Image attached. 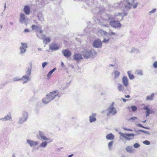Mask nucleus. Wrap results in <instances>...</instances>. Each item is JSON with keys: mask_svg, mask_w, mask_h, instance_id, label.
I'll return each mask as SVG.
<instances>
[{"mask_svg": "<svg viewBox=\"0 0 157 157\" xmlns=\"http://www.w3.org/2000/svg\"><path fill=\"white\" fill-rule=\"evenodd\" d=\"M81 54L85 58L88 59L95 57L97 55V52L94 50L84 49L82 51Z\"/></svg>", "mask_w": 157, "mask_h": 157, "instance_id": "1", "label": "nucleus"}, {"mask_svg": "<svg viewBox=\"0 0 157 157\" xmlns=\"http://www.w3.org/2000/svg\"><path fill=\"white\" fill-rule=\"evenodd\" d=\"M119 134L120 135V138L121 140H123V137L127 141H130L131 140H133L135 136V134L133 133L125 134L119 132Z\"/></svg>", "mask_w": 157, "mask_h": 157, "instance_id": "2", "label": "nucleus"}, {"mask_svg": "<svg viewBox=\"0 0 157 157\" xmlns=\"http://www.w3.org/2000/svg\"><path fill=\"white\" fill-rule=\"evenodd\" d=\"M51 101H52L56 98L57 97L58 98L61 96V94L59 93L58 90L53 91L52 92L47 94Z\"/></svg>", "mask_w": 157, "mask_h": 157, "instance_id": "3", "label": "nucleus"}, {"mask_svg": "<svg viewBox=\"0 0 157 157\" xmlns=\"http://www.w3.org/2000/svg\"><path fill=\"white\" fill-rule=\"evenodd\" d=\"M28 114L26 111H23L21 114V117L20 118L18 121V123L22 124L27 121L28 117Z\"/></svg>", "mask_w": 157, "mask_h": 157, "instance_id": "4", "label": "nucleus"}, {"mask_svg": "<svg viewBox=\"0 0 157 157\" xmlns=\"http://www.w3.org/2000/svg\"><path fill=\"white\" fill-rule=\"evenodd\" d=\"M29 21V18H26V16L24 13H20L19 17L20 22L21 23L27 25Z\"/></svg>", "mask_w": 157, "mask_h": 157, "instance_id": "5", "label": "nucleus"}, {"mask_svg": "<svg viewBox=\"0 0 157 157\" xmlns=\"http://www.w3.org/2000/svg\"><path fill=\"white\" fill-rule=\"evenodd\" d=\"M21 46L19 48V54L22 55L26 52L28 48V44L26 43L22 42L21 43Z\"/></svg>", "mask_w": 157, "mask_h": 157, "instance_id": "6", "label": "nucleus"}, {"mask_svg": "<svg viewBox=\"0 0 157 157\" xmlns=\"http://www.w3.org/2000/svg\"><path fill=\"white\" fill-rule=\"evenodd\" d=\"M109 24L112 27L115 28H120L121 26V24L117 20V21H112L110 22Z\"/></svg>", "mask_w": 157, "mask_h": 157, "instance_id": "7", "label": "nucleus"}, {"mask_svg": "<svg viewBox=\"0 0 157 157\" xmlns=\"http://www.w3.org/2000/svg\"><path fill=\"white\" fill-rule=\"evenodd\" d=\"M127 15L126 13H116L115 15V18L118 21L122 20L124 17Z\"/></svg>", "mask_w": 157, "mask_h": 157, "instance_id": "8", "label": "nucleus"}, {"mask_svg": "<svg viewBox=\"0 0 157 157\" xmlns=\"http://www.w3.org/2000/svg\"><path fill=\"white\" fill-rule=\"evenodd\" d=\"M135 0H126V5L124 6L125 10H128L132 8V4Z\"/></svg>", "mask_w": 157, "mask_h": 157, "instance_id": "9", "label": "nucleus"}, {"mask_svg": "<svg viewBox=\"0 0 157 157\" xmlns=\"http://www.w3.org/2000/svg\"><path fill=\"white\" fill-rule=\"evenodd\" d=\"M114 103H112L111 105L107 109L109 113H111L113 115H115L117 113V111L116 109L113 106Z\"/></svg>", "mask_w": 157, "mask_h": 157, "instance_id": "10", "label": "nucleus"}, {"mask_svg": "<svg viewBox=\"0 0 157 157\" xmlns=\"http://www.w3.org/2000/svg\"><path fill=\"white\" fill-rule=\"evenodd\" d=\"M93 45L95 48H100L102 46V42L99 39L96 40L94 41Z\"/></svg>", "mask_w": 157, "mask_h": 157, "instance_id": "11", "label": "nucleus"}, {"mask_svg": "<svg viewBox=\"0 0 157 157\" xmlns=\"http://www.w3.org/2000/svg\"><path fill=\"white\" fill-rule=\"evenodd\" d=\"M26 141L27 143L31 147L36 146L39 144L37 141L33 140L28 139L26 140Z\"/></svg>", "mask_w": 157, "mask_h": 157, "instance_id": "12", "label": "nucleus"}, {"mask_svg": "<svg viewBox=\"0 0 157 157\" xmlns=\"http://www.w3.org/2000/svg\"><path fill=\"white\" fill-rule=\"evenodd\" d=\"M143 109L146 110V117H147L149 116L151 113H154V111L151 110L149 108V106L147 105L145 106Z\"/></svg>", "mask_w": 157, "mask_h": 157, "instance_id": "13", "label": "nucleus"}, {"mask_svg": "<svg viewBox=\"0 0 157 157\" xmlns=\"http://www.w3.org/2000/svg\"><path fill=\"white\" fill-rule=\"evenodd\" d=\"M38 33L37 36L38 37L41 39H44L45 37V35L42 34L43 31L42 30L41 27H40L37 31Z\"/></svg>", "mask_w": 157, "mask_h": 157, "instance_id": "14", "label": "nucleus"}, {"mask_svg": "<svg viewBox=\"0 0 157 157\" xmlns=\"http://www.w3.org/2000/svg\"><path fill=\"white\" fill-rule=\"evenodd\" d=\"M39 135L40 138L44 140H49L50 139L45 135L44 133L40 131H39Z\"/></svg>", "mask_w": 157, "mask_h": 157, "instance_id": "15", "label": "nucleus"}, {"mask_svg": "<svg viewBox=\"0 0 157 157\" xmlns=\"http://www.w3.org/2000/svg\"><path fill=\"white\" fill-rule=\"evenodd\" d=\"M59 49V47L56 44H52L49 45V49L52 51H56Z\"/></svg>", "mask_w": 157, "mask_h": 157, "instance_id": "16", "label": "nucleus"}, {"mask_svg": "<svg viewBox=\"0 0 157 157\" xmlns=\"http://www.w3.org/2000/svg\"><path fill=\"white\" fill-rule=\"evenodd\" d=\"M122 83L123 85L127 87L128 84V79L126 76H124L122 78Z\"/></svg>", "mask_w": 157, "mask_h": 157, "instance_id": "17", "label": "nucleus"}, {"mask_svg": "<svg viewBox=\"0 0 157 157\" xmlns=\"http://www.w3.org/2000/svg\"><path fill=\"white\" fill-rule=\"evenodd\" d=\"M62 53L67 58L71 56V53L68 49L63 50Z\"/></svg>", "mask_w": 157, "mask_h": 157, "instance_id": "18", "label": "nucleus"}, {"mask_svg": "<svg viewBox=\"0 0 157 157\" xmlns=\"http://www.w3.org/2000/svg\"><path fill=\"white\" fill-rule=\"evenodd\" d=\"M23 10L25 13L26 15L29 14L31 12L30 7L28 6H25L23 8Z\"/></svg>", "mask_w": 157, "mask_h": 157, "instance_id": "19", "label": "nucleus"}, {"mask_svg": "<svg viewBox=\"0 0 157 157\" xmlns=\"http://www.w3.org/2000/svg\"><path fill=\"white\" fill-rule=\"evenodd\" d=\"M73 59L77 61H78L82 59L81 54L79 53L75 54L73 56Z\"/></svg>", "mask_w": 157, "mask_h": 157, "instance_id": "20", "label": "nucleus"}, {"mask_svg": "<svg viewBox=\"0 0 157 157\" xmlns=\"http://www.w3.org/2000/svg\"><path fill=\"white\" fill-rule=\"evenodd\" d=\"M21 78L23 81V84L27 83L30 80V77L25 75L23 76Z\"/></svg>", "mask_w": 157, "mask_h": 157, "instance_id": "21", "label": "nucleus"}, {"mask_svg": "<svg viewBox=\"0 0 157 157\" xmlns=\"http://www.w3.org/2000/svg\"><path fill=\"white\" fill-rule=\"evenodd\" d=\"M96 113H93L92 115L89 116V121L90 123L95 122L96 121Z\"/></svg>", "mask_w": 157, "mask_h": 157, "instance_id": "22", "label": "nucleus"}, {"mask_svg": "<svg viewBox=\"0 0 157 157\" xmlns=\"http://www.w3.org/2000/svg\"><path fill=\"white\" fill-rule=\"evenodd\" d=\"M11 119V116L10 113L6 115L3 118H0V120L5 121L7 120H10Z\"/></svg>", "mask_w": 157, "mask_h": 157, "instance_id": "23", "label": "nucleus"}, {"mask_svg": "<svg viewBox=\"0 0 157 157\" xmlns=\"http://www.w3.org/2000/svg\"><path fill=\"white\" fill-rule=\"evenodd\" d=\"M51 101L48 96L47 94L46 97L42 99V102L44 104H47Z\"/></svg>", "mask_w": 157, "mask_h": 157, "instance_id": "24", "label": "nucleus"}, {"mask_svg": "<svg viewBox=\"0 0 157 157\" xmlns=\"http://www.w3.org/2000/svg\"><path fill=\"white\" fill-rule=\"evenodd\" d=\"M115 136L112 133L108 134L106 136V139L108 140H112L114 138Z\"/></svg>", "mask_w": 157, "mask_h": 157, "instance_id": "25", "label": "nucleus"}, {"mask_svg": "<svg viewBox=\"0 0 157 157\" xmlns=\"http://www.w3.org/2000/svg\"><path fill=\"white\" fill-rule=\"evenodd\" d=\"M46 141L47 140H45L42 142L40 144V147L43 148H46L48 144V142Z\"/></svg>", "mask_w": 157, "mask_h": 157, "instance_id": "26", "label": "nucleus"}, {"mask_svg": "<svg viewBox=\"0 0 157 157\" xmlns=\"http://www.w3.org/2000/svg\"><path fill=\"white\" fill-rule=\"evenodd\" d=\"M37 17L39 21H44V18L42 13H39L37 16Z\"/></svg>", "mask_w": 157, "mask_h": 157, "instance_id": "27", "label": "nucleus"}, {"mask_svg": "<svg viewBox=\"0 0 157 157\" xmlns=\"http://www.w3.org/2000/svg\"><path fill=\"white\" fill-rule=\"evenodd\" d=\"M117 89L120 91H123L124 90V86L121 84L118 83V84Z\"/></svg>", "mask_w": 157, "mask_h": 157, "instance_id": "28", "label": "nucleus"}, {"mask_svg": "<svg viewBox=\"0 0 157 157\" xmlns=\"http://www.w3.org/2000/svg\"><path fill=\"white\" fill-rule=\"evenodd\" d=\"M126 151L129 153H132L133 151L132 147L131 146H128L125 148Z\"/></svg>", "mask_w": 157, "mask_h": 157, "instance_id": "29", "label": "nucleus"}, {"mask_svg": "<svg viewBox=\"0 0 157 157\" xmlns=\"http://www.w3.org/2000/svg\"><path fill=\"white\" fill-rule=\"evenodd\" d=\"M56 68H54L48 72L47 75V77L48 79L49 78L51 77V75L55 70H56Z\"/></svg>", "mask_w": 157, "mask_h": 157, "instance_id": "30", "label": "nucleus"}, {"mask_svg": "<svg viewBox=\"0 0 157 157\" xmlns=\"http://www.w3.org/2000/svg\"><path fill=\"white\" fill-rule=\"evenodd\" d=\"M42 39L43 40L44 43L45 44H47L49 43L51 41L50 38L49 37H47L45 38H44V39Z\"/></svg>", "mask_w": 157, "mask_h": 157, "instance_id": "31", "label": "nucleus"}, {"mask_svg": "<svg viewBox=\"0 0 157 157\" xmlns=\"http://www.w3.org/2000/svg\"><path fill=\"white\" fill-rule=\"evenodd\" d=\"M31 67H28V68L26 72L25 75L28 76L30 77V75L31 74Z\"/></svg>", "mask_w": 157, "mask_h": 157, "instance_id": "32", "label": "nucleus"}, {"mask_svg": "<svg viewBox=\"0 0 157 157\" xmlns=\"http://www.w3.org/2000/svg\"><path fill=\"white\" fill-rule=\"evenodd\" d=\"M98 32L102 35H105L107 36V35H109L108 33L107 32L102 30H99Z\"/></svg>", "mask_w": 157, "mask_h": 157, "instance_id": "33", "label": "nucleus"}, {"mask_svg": "<svg viewBox=\"0 0 157 157\" xmlns=\"http://www.w3.org/2000/svg\"><path fill=\"white\" fill-rule=\"evenodd\" d=\"M40 26L37 25H32L31 26V28L33 30H35L36 31H37L38 29H39Z\"/></svg>", "mask_w": 157, "mask_h": 157, "instance_id": "34", "label": "nucleus"}, {"mask_svg": "<svg viewBox=\"0 0 157 157\" xmlns=\"http://www.w3.org/2000/svg\"><path fill=\"white\" fill-rule=\"evenodd\" d=\"M127 74L130 79L132 80L134 78V76L131 74V71H128L127 72Z\"/></svg>", "mask_w": 157, "mask_h": 157, "instance_id": "35", "label": "nucleus"}, {"mask_svg": "<svg viewBox=\"0 0 157 157\" xmlns=\"http://www.w3.org/2000/svg\"><path fill=\"white\" fill-rule=\"evenodd\" d=\"M135 74L140 76H141L143 75L142 71L139 69L137 70L136 71Z\"/></svg>", "mask_w": 157, "mask_h": 157, "instance_id": "36", "label": "nucleus"}, {"mask_svg": "<svg viewBox=\"0 0 157 157\" xmlns=\"http://www.w3.org/2000/svg\"><path fill=\"white\" fill-rule=\"evenodd\" d=\"M120 74V73L117 71H115L114 72V76L115 78H118Z\"/></svg>", "mask_w": 157, "mask_h": 157, "instance_id": "37", "label": "nucleus"}, {"mask_svg": "<svg viewBox=\"0 0 157 157\" xmlns=\"http://www.w3.org/2000/svg\"><path fill=\"white\" fill-rule=\"evenodd\" d=\"M114 143V141H110L108 144V147L109 150H111L112 149V147Z\"/></svg>", "mask_w": 157, "mask_h": 157, "instance_id": "38", "label": "nucleus"}, {"mask_svg": "<svg viewBox=\"0 0 157 157\" xmlns=\"http://www.w3.org/2000/svg\"><path fill=\"white\" fill-rule=\"evenodd\" d=\"M154 95V94L152 93L151 96H147L146 97L147 99V100H152Z\"/></svg>", "mask_w": 157, "mask_h": 157, "instance_id": "39", "label": "nucleus"}, {"mask_svg": "<svg viewBox=\"0 0 157 157\" xmlns=\"http://www.w3.org/2000/svg\"><path fill=\"white\" fill-rule=\"evenodd\" d=\"M156 11V9L155 8H154L152 10L150 11L148 13V14L149 15H151L152 14L154 13Z\"/></svg>", "mask_w": 157, "mask_h": 157, "instance_id": "40", "label": "nucleus"}, {"mask_svg": "<svg viewBox=\"0 0 157 157\" xmlns=\"http://www.w3.org/2000/svg\"><path fill=\"white\" fill-rule=\"evenodd\" d=\"M21 80V78H20L18 77H15L13 78V80L14 82L20 81Z\"/></svg>", "mask_w": 157, "mask_h": 157, "instance_id": "41", "label": "nucleus"}, {"mask_svg": "<svg viewBox=\"0 0 157 157\" xmlns=\"http://www.w3.org/2000/svg\"><path fill=\"white\" fill-rule=\"evenodd\" d=\"M138 5V3L137 2H136L134 4H132V8H133L134 9H135L136 8Z\"/></svg>", "mask_w": 157, "mask_h": 157, "instance_id": "42", "label": "nucleus"}, {"mask_svg": "<svg viewBox=\"0 0 157 157\" xmlns=\"http://www.w3.org/2000/svg\"><path fill=\"white\" fill-rule=\"evenodd\" d=\"M140 146V144L137 143H136L133 145L134 147L136 148H139Z\"/></svg>", "mask_w": 157, "mask_h": 157, "instance_id": "43", "label": "nucleus"}, {"mask_svg": "<svg viewBox=\"0 0 157 157\" xmlns=\"http://www.w3.org/2000/svg\"><path fill=\"white\" fill-rule=\"evenodd\" d=\"M109 40V38H107L106 39L105 38H104V40L102 41V42H104L105 43H108Z\"/></svg>", "mask_w": 157, "mask_h": 157, "instance_id": "44", "label": "nucleus"}, {"mask_svg": "<svg viewBox=\"0 0 157 157\" xmlns=\"http://www.w3.org/2000/svg\"><path fill=\"white\" fill-rule=\"evenodd\" d=\"M131 108L132 111H135L137 109V107L135 106H132Z\"/></svg>", "mask_w": 157, "mask_h": 157, "instance_id": "45", "label": "nucleus"}, {"mask_svg": "<svg viewBox=\"0 0 157 157\" xmlns=\"http://www.w3.org/2000/svg\"><path fill=\"white\" fill-rule=\"evenodd\" d=\"M143 143L145 144L148 145L150 144V143L149 141L145 140L143 142Z\"/></svg>", "mask_w": 157, "mask_h": 157, "instance_id": "46", "label": "nucleus"}, {"mask_svg": "<svg viewBox=\"0 0 157 157\" xmlns=\"http://www.w3.org/2000/svg\"><path fill=\"white\" fill-rule=\"evenodd\" d=\"M153 67L155 68H157V61H155L153 63Z\"/></svg>", "mask_w": 157, "mask_h": 157, "instance_id": "47", "label": "nucleus"}, {"mask_svg": "<svg viewBox=\"0 0 157 157\" xmlns=\"http://www.w3.org/2000/svg\"><path fill=\"white\" fill-rule=\"evenodd\" d=\"M48 64V63L47 62H44L42 64V67L43 68H44L46 65Z\"/></svg>", "mask_w": 157, "mask_h": 157, "instance_id": "48", "label": "nucleus"}, {"mask_svg": "<svg viewBox=\"0 0 157 157\" xmlns=\"http://www.w3.org/2000/svg\"><path fill=\"white\" fill-rule=\"evenodd\" d=\"M108 34H109V35H107V36H111V35H115V33H114L113 32H111L109 33H108Z\"/></svg>", "mask_w": 157, "mask_h": 157, "instance_id": "49", "label": "nucleus"}, {"mask_svg": "<svg viewBox=\"0 0 157 157\" xmlns=\"http://www.w3.org/2000/svg\"><path fill=\"white\" fill-rule=\"evenodd\" d=\"M139 131L140 132H144V133H146V134H148L149 133L148 132L142 130H140Z\"/></svg>", "mask_w": 157, "mask_h": 157, "instance_id": "50", "label": "nucleus"}, {"mask_svg": "<svg viewBox=\"0 0 157 157\" xmlns=\"http://www.w3.org/2000/svg\"><path fill=\"white\" fill-rule=\"evenodd\" d=\"M136 49L135 48H133L130 51V52L131 53H135Z\"/></svg>", "mask_w": 157, "mask_h": 157, "instance_id": "51", "label": "nucleus"}, {"mask_svg": "<svg viewBox=\"0 0 157 157\" xmlns=\"http://www.w3.org/2000/svg\"><path fill=\"white\" fill-rule=\"evenodd\" d=\"M137 118L136 117H133L129 119V120L133 121L134 120H135V119H136Z\"/></svg>", "mask_w": 157, "mask_h": 157, "instance_id": "52", "label": "nucleus"}, {"mask_svg": "<svg viewBox=\"0 0 157 157\" xmlns=\"http://www.w3.org/2000/svg\"><path fill=\"white\" fill-rule=\"evenodd\" d=\"M123 129L125 130L128 131H133V130L131 129L127 128H123Z\"/></svg>", "mask_w": 157, "mask_h": 157, "instance_id": "53", "label": "nucleus"}, {"mask_svg": "<svg viewBox=\"0 0 157 157\" xmlns=\"http://www.w3.org/2000/svg\"><path fill=\"white\" fill-rule=\"evenodd\" d=\"M140 51L139 50L137 49H136L135 53L138 54V53H140Z\"/></svg>", "mask_w": 157, "mask_h": 157, "instance_id": "54", "label": "nucleus"}, {"mask_svg": "<svg viewBox=\"0 0 157 157\" xmlns=\"http://www.w3.org/2000/svg\"><path fill=\"white\" fill-rule=\"evenodd\" d=\"M24 32L25 33L29 32V30L27 29H25L24 30Z\"/></svg>", "mask_w": 157, "mask_h": 157, "instance_id": "55", "label": "nucleus"}, {"mask_svg": "<svg viewBox=\"0 0 157 157\" xmlns=\"http://www.w3.org/2000/svg\"><path fill=\"white\" fill-rule=\"evenodd\" d=\"M121 99H122L123 100V101L124 102H125L126 101V100H126V99H125L124 98H121Z\"/></svg>", "mask_w": 157, "mask_h": 157, "instance_id": "56", "label": "nucleus"}, {"mask_svg": "<svg viewBox=\"0 0 157 157\" xmlns=\"http://www.w3.org/2000/svg\"><path fill=\"white\" fill-rule=\"evenodd\" d=\"M138 126L140 127H142V128H143L144 127V126H143L141 124H138Z\"/></svg>", "mask_w": 157, "mask_h": 157, "instance_id": "57", "label": "nucleus"}, {"mask_svg": "<svg viewBox=\"0 0 157 157\" xmlns=\"http://www.w3.org/2000/svg\"><path fill=\"white\" fill-rule=\"evenodd\" d=\"M125 97L126 98H129L130 97V96L129 95H125Z\"/></svg>", "mask_w": 157, "mask_h": 157, "instance_id": "58", "label": "nucleus"}, {"mask_svg": "<svg viewBox=\"0 0 157 157\" xmlns=\"http://www.w3.org/2000/svg\"><path fill=\"white\" fill-rule=\"evenodd\" d=\"M73 155V154H72L69 155L68 157H72Z\"/></svg>", "mask_w": 157, "mask_h": 157, "instance_id": "59", "label": "nucleus"}, {"mask_svg": "<svg viewBox=\"0 0 157 157\" xmlns=\"http://www.w3.org/2000/svg\"><path fill=\"white\" fill-rule=\"evenodd\" d=\"M38 50L39 51H42V49L41 48H38Z\"/></svg>", "mask_w": 157, "mask_h": 157, "instance_id": "60", "label": "nucleus"}, {"mask_svg": "<svg viewBox=\"0 0 157 157\" xmlns=\"http://www.w3.org/2000/svg\"><path fill=\"white\" fill-rule=\"evenodd\" d=\"M61 65L62 66H63L64 65V63L63 62H61Z\"/></svg>", "mask_w": 157, "mask_h": 157, "instance_id": "61", "label": "nucleus"}, {"mask_svg": "<svg viewBox=\"0 0 157 157\" xmlns=\"http://www.w3.org/2000/svg\"><path fill=\"white\" fill-rule=\"evenodd\" d=\"M2 25H1L0 26V30H1V29H2Z\"/></svg>", "mask_w": 157, "mask_h": 157, "instance_id": "62", "label": "nucleus"}, {"mask_svg": "<svg viewBox=\"0 0 157 157\" xmlns=\"http://www.w3.org/2000/svg\"><path fill=\"white\" fill-rule=\"evenodd\" d=\"M143 128H145V129H148V128L147 127H143Z\"/></svg>", "mask_w": 157, "mask_h": 157, "instance_id": "63", "label": "nucleus"}, {"mask_svg": "<svg viewBox=\"0 0 157 157\" xmlns=\"http://www.w3.org/2000/svg\"><path fill=\"white\" fill-rule=\"evenodd\" d=\"M10 24L11 25H13V23L12 22H11L10 23Z\"/></svg>", "mask_w": 157, "mask_h": 157, "instance_id": "64", "label": "nucleus"}]
</instances>
